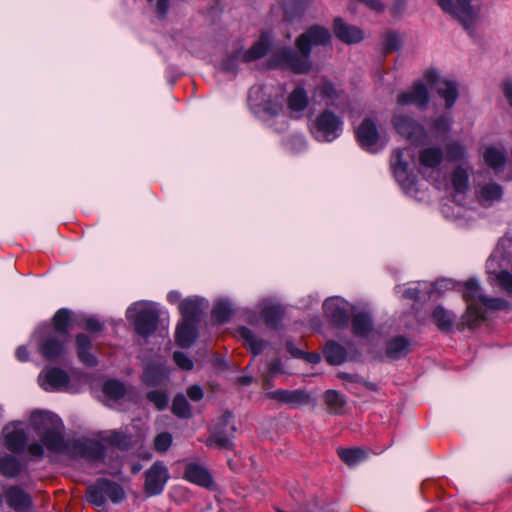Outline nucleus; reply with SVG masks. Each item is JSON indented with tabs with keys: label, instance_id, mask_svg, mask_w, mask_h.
<instances>
[{
	"label": "nucleus",
	"instance_id": "nucleus-19",
	"mask_svg": "<svg viewBox=\"0 0 512 512\" xmlns=\"http://www.w3.org/2000/svg\"><path fill=\"white\" fill-rule=\"evenodd\" d=\"M393 125L400 135L411 141H417L425 135L424 128L406 116L395 115Z\"/></svg>",
	"mask_w": 512,
	"mask_h": 512
},
{
	"label": "nucleus",
	"instance_id": "nucleus-45",
	"mask_svg": "<svg viewBox=\"0 0 512 512\" xmlns=\"http://www.w3.org/2000/svg\"><path fill=\"white\" fill-rule=\"evenodd\" d=\"M315 96L326 101V104H332L337 98V91L332 83L323 82L316 88Z\"/></svg>",
	"mask_w": 512,
	"mask_h": 512
},
{
	"label": "nucleus",
	"instance_id": "nucleus-29",
	"mask_svg": "<svg viewBox=\"0 0 512 512\" xmlns=\"http://www.w3.org/2000/svg\"><path fill=\"white\" fill-rule=\"evenodd\" d=\"M237 335L246 349L250 351L254 357L260 355L267 346L266 341L259 338L252 330L247 327L240 326L237 329Z\"/></svg>",
	"mask_w": 512,
	"mask_h": 512
},
{
	"label": "nucleus",
	"instance_id": "nucleus-46",
	"mask_svg": "<svg viewBox=\"0 0 512 512\" xmlns=\"http://www.w3.org/2000/svg\"><path fill=\"white\" fill-rule=\"evenodd\" d=\"M452 184L457 192H465L468 189V173L466 170L457 168L452 175Z\"/></svg>",
	"mask_w": 512,
	"mask_h": 512
},
{
	"label": "nucleus",
	"instance_id": "nucleus-36",
	"mask_svg": "<svg viewBox=\"0 0 512 512\" xmlns=\"http://www.w3.org/2000/svg\"><path fill=\"white\" fill-rule=\"evenodd\" d=\"M433 322L437 325L441 331L448 332L452 329L455 316L444 309L442 306H437L432 312Z\"/></svg>",
	"mask_w": 512,
	"mask_h": 512
},
{
	"label": "nucleus",
	"instance_id": "nucleus-64",
	"mask_svg": "<svg viewBox=\"0 0 512 512\" xmlns=\"http://www.w3.org/2000/svg\"><path fill=\"white\" fill-rule=\"evenodd\" d=\"M292 141L295 145L299 147L297 151L304 149L306 147V139L303 135H294Z\"/></svg>",
	"mask_w": 512,
	"mask_h": 512
},
{
	"label": "nucleus",
	"instance_id": "nucleus-57",
	"mask_svg": "<svg viewBox=\"0 0 512 512\" xmlns=\"http://www.w3.org/2000/svg\"><path fill=\"white\" fill-rule=\"evenodd\" d=\"M400 37L397 34H388L385 41V51L392 52L399 48Z\"/></svg>",
	"mask_w": 512,
	"mask_h": 512
},
{
	"label": "nucleus",
	"instance_id": "nucleus-22",
	"mask_svg": "<svg viewBox=\"0 0 512 512\" xmlns=\"http://www.w3.org/2000/svg\"><path fill=\"white\" fill-rule=\"evenodd\" d=\"M498 256L496 253L492 254L486 263L489 280L492 284L498 285L506 294H512V274L507 271H495Z\"/></svg>",
	"mask_w": 512,
	"mask_h": 512
},
{
	"label": "nucleus",
	"instance_id": "nucleus-2",
	"mask_svg": "<svg viewBox=\"0 0 512 512\" xmlns=\"http://www.w3.org/2000/svg\"><path fill=\"white\" fill-rule=\"evenodd\" d=\"M332 39L329 29L315 25L297 39L298 54L292 49H280L270 59L271 68H285L295 73H306L311 67L309 56L312 47L327 46Z\"/></svg>",
	"mask_w": 512,
	"mask_h": 512
},
{
	"label": "nucleus",
	"instance_id": "nucleus-62",
	"mask_svg": "<svg viewBox=\"0 0 512 512\" xmlns=\"http://www.w3.org/2000/svg\"><path fill=\"white\" fill-rule=\"evenodd\" d=\"M503 92L507 100L509 101L510 105L512 106V82L506 81L503 84Z\"/></svg>",
	"mask_w": 512,
	"mask_h": 512
},
{
	"label": "nucleus",
	"instance_id": "nucleus-14",
	"mask_svg": "<svg viewBox=\"0 0 512 512\" xmlns=\"http://www.w3.org/2000/svg\"><path fill=\"white\" fill-rule=\"evenodd\" d=\"M231 414L228 413L222 417L220 420L221 426L226 429H222L220 426L216 428V430L207 438L206 445L209 447H217L220 449H230L233 445V434L235 432V428L233 425H230Z\"/></svg>",
	"mask_w": 512,
	"mask_h": 512
},
{
	"label": "nucleus",
	"instance_id": "nucleus-5",
	"mask_svg": "<svg viewBox=\"0 0 512 512\" xmlns=\"http://www.w3.org/2000/svg\"><path fill=\"white\" fill-rule=\"evenodd\" d=\"M126 498L122 486L106 478L98 479L87 489V500L97 508L104 507L107 500L114 504L121 503Z\"/></svg>",
	"mask_w": 512,
	"mask_h": 512
},
{
	"label": "nucleus",
	"instance_id": "nucleus-44",
	"mask_svg": "<svg viewBox=\"0 0 512 512\" xmlns=\"http://www.w3.org/2000/svg\"><path fill=\"white\" fill-rule=\"evenodd\" d=\"M325 401L330 409L336 414L342 411L345 404L344 396L335 390H328L325 393Z\"/></svg>",
	"mask_w": 512,
	"mask_h": 512
},
{
	"label": "nucleus",
	"instance_id": "nucleus-43",
	"mask_svg": "<svg viewBox=\"0 0 512 512\" xmlns=\"http://www.w3.org/2000/svg\"><path fill=\"white\" fill-rule=\"evenodd\" d=\"M354 335L365 336L372 329V322L367 314L354 315Z\"/></svg>",
	"mask_w": 512,
	"mask_h": 512
},
{
	"label": "nucleus",
	"instance_id": "nucleus-7",
	"mask_svg": "<svg viewBox=\"0 0 512 512\" xmlns=\"http://www.w3.org/2000/svg\"><path fill=\"white\" fill-rule=\"evenodd\" d=\"M272 43V36L269 33H263L258 42L249 50L242 52V47L236 49L232 55L227 56L222 61V69L226 72H235L240 62H251L263 57L268 52Z\"/></svg>",
	"mask_w": 512,
	"mask_h": 512
},
{
	"label": "nucleus",
	"instance_id": "nucleus-38",
	"mask_svg": "<svg viewBox=\"0 0 512 512\" xmlns=\"http://www.w3.org/2000/svg\"><path fill=\"white\" fill-rule=\"evenodd\" d=\"M410 351L409 342L404 337H396L392 339L386 349V354L392 359H398L407 355Z\"/></svg>",
	"mask_w": 512,
	"mask_h": 512
},
{
	"label": "nucleus",
	"instance_id": "nucleus-27",
	"mask_svg": "<svg viewBox=\"0 0 512 512\" xmlns=\"http://www.w3.org/2000/svg\"><path fill=\"white\" fill-rule=\"evenodd\" d=\"M261 315L265 324L270 328H277L283 318V308L274 300L265 299L260 304Z\"/></svg>",
	"mask_w": 512,
	"mask_h": 512
},
{
	"label": "nucleus",
	"instance_id": "nucleus-1",
	"mask_svg": "<svg viewBox=\"0 0 512 512\" xmlns=\"http://www.w3.org/2000/svg\"><path fill=\"white\" fill-rule=\"evenodd\" d=\"M29 425L41 438V442L34 441L28 444L27 425L16 421L3 428L1 433L3 445L17 454L26 452L33 460H41L45 455V448L52 453H62L66 450L63 423L56 414L47 411H34L29 417Z\"/></svg>",
	"mask_w": 512,
	"mask_h": 512
},
{
	"label": "nucleus",
	"instance_id": "nucleus-60",
	"mask_svg": "<svg viewBox=\"0 0 512 512\" xmlns=\"http://www.w3.org/2000/svg\"><path fill=\"white\" fill-rule=\"evenodd\" d=\"M338 454L344 463H346L348 466H352V449L351 448L339 449Z\"/></svg>",
	"mask_w": 512,
	"mask_h": 512
},
{
	"label": "nucleus",
	"instance_id": "nucleus-54",
	"mask_svg": "<svg viewBox=\"0 0 512 512\" xmlns=\"http://www.w3.org/2000/svg\"><path fill=\"white\" fill-rule=\"evenodd\" d=\"M446 153L450 160H459L465 157V148L459 143H450L446 147Z\"/></svg>",
	"mask_w": 512,
	"mask_h": 512
},
{
	"label": "nucleus",
	"instance_id": "nucleus-35",
	"mask_svg": "<svg viewBox=\"0 0 512 512\" xmlns=\"http://www.w3.org/2000/svg\"><path fill=\"white\" fill-rule=\"evenodd\" d=\"M168 372L164 365H149L142 375V380L147 385L155 386L167 377Z\"/></svg>",
	"mask_w": 512,
	"mask_h": 512
},
{
	"label": "nucleus",
	"instance_id": "nucleus-63",
	"mask_svg": "<svg viewBox=\"0 0 512 512\" xmlns=\"http://www.w3.org/2000/svg\"><path fill=\"white\" fill-rule=\"evenodd\" d=\"M156 6L158 13L164 16L169 7V0H158Z\"/></svg>",
	"mask_w": 512,
	"mask_h": 512
},
{
	"label": "nucleus",
	"instance_id": "nucleus-41",
	"mask_svg": "<svg viewBox=\"0 0 512 512\" xmlns=\"http://www.w3.org/2000/svg\"><path fill=\"white\" fill-rule=\"evenodd\" d=\"M483 158L486 165L496 171L500 170L505 162L504 152L495 147H488L484 152Z\"/></svg>",
	"mask_w": 512,
	"mask_h": 512
},
{
	"label": "nucleus",
	"instance_id": "nucleus-52",
	"mask_svg": "<svg viewBox=\"0 0 512 512\" xmlns=\"http://www.w3.org/2000/svg\"><path fill=\"white\" fill-rule=\"evenodd\" d=\"M173 360L182 370L189 371L194 367L193 361L184 352L175 351L173 353Z\"/></svg>",
	"mask_w": 512,
	"mask_h": 512
},
{
	"label": "nucleus",
	"instance_id": "nucleus-49",
	"mask_svg": "<svg viewBox=\"0 0 512 512\" xmlns=\"http://www.w3.org/2000/svg\"><path fill=\"white\" fill-rule=\"evenodd\" d=\"M172 435L168 432L159 433L154 439V448L157 452L164 453L172 445Z\"/></svg>",
	"mask_w": 512,
	"mask_h": 512
},
{
	"label": "nucleus",
	"instance_id": "nucleus-9",
	"mask_svg": "<svg viewBox=\"0 0 512 512\" xmlns=\"http://www.w3.org/2000/svg\"><path fill=\"white\" fill-rule=\"evenodd\" d=\"M38 383L42 389L48 392L64 391L77 393L79 390L70 384L68 374L60 368H46L38 376Z\"/></svg>",
	"mask_w": 512,
	"mask_h": 512
},
{
	"label": "nucleus",
	"instance_id": "nucleus-56",
	"mask_svg": "<svg viewBox=\"0 0 512 512\" xmlns=\"http://www.w3.org/2000/svg\"><path fill=\"white\" fill-rule=\"evenodd\" d=\"M283 372H284V367H283L281 359L275 358L269 362L268 367H267L268 376L275 377L277 375L282 374Z\"/></svg>",
	"mask_w": 512,
	"mask_h": 512
},
{
	"label": "nucleus",
	"instance_id": "nucleus-42",
	"mask_svg": "<svg viewBox=\"0 0 512 512\" xmlns=\"http://www.w3.org/2000/svg\"><path fill=\"white\" fill-rule=\"evenodd\" d=\"M171 410L173 414L180 418H190L192 416L190 404L183 394L174 397Z\"/></svg>",
	"mask_w": 512,
	"mask_h": 512
},
{
	"label": "nucleus",
	"instance_id": "nucleus-20",
	"mask_svg": "<svg viewBox=\"0 0 512 512\" xmlns=\"http://www.w3.org/2000/svg\"><path fill=\"white\" fill-rule=\"evenodd\" d=\"M267 396L280 403L287 404L291 407H299L308 403L310 397L305 390H285L277 389L267 393Z\"/></svg>",
	"mask_w": 512,
	"mask_h": 512
},
{
	"label": "nucleus",
	"instance_id": "nucleus-8",
	"mask_svg": "<svg viewBox=\"0 0 512 512\" xmlns=\"http://www.w3.org/2000/svg\"><path fill=\"white\" fill-rule=\"evenodd\" d=\"M32 339L38 340L39 353L49 362L60 360L66 353V345L69 342V339L62 338L47 331L38 334L36 331Z\"/></svg>",
	"mask_w": 512,
	"mask_h": 512
},
{
	"label": "nucleus",
	"instance_id": "nucleus-6",
	"mask_svg": "<svg viewBox=\"0 0 512 512\" xmlns=\"http://www.w3.org/2000/svg\"><path fill=\"white\" fill-rule=\"evenodd\" d=\"M310 131L317 141L332 142L342 134L343 121L335 113L326 110L316 116Z\"/></svg>",
	"mask_w": 512,
	"mask_h": 512
},
{
	"label": "nucleus",
	"instance_id": "nucleus-26",
	"mask_svg": "<svg viewBox=\"0 0 512 512\" xmlns=\"http://www.w3.org/2000/svg\"><path fill=\"white\" fill-rule=\"evenodd\" d=\"M70 319V312L68 309H59L53 317V326L44 324L37 330L38 333L50 332L62 338L70 339L68 332V322Z\"/></svg>",
	"mask_w": 512,
	"mask_h": 512
},
{
	"label": "nucleus",
	"instance_id": "nucleus-30",
	"mask_svg": "<svg viewBox=\"0 0 512 512\" xmlns=\"http://www.w3.org/2000/svg\"><path fill=\"white\" fill-rule=\"evenodd\" d=\"M77 355L79 360L88 367L97 365V358L90 352L91 340L85 334H78L76 337Z\"/></svg>",
	"mask_w": 512,
	"mask_h": 512
},
{
	"label": "nucleus",
	"instance_id": "nucleus-53",
	"mask_svg": "<svg viewBox=\"0 0 512 512\" xmlns=\"http://www.w3.org/2000/svg\"><path fill=\"white\" fill-rule=\"evenodd\" d=\"M287 349L291 355L303 356L305 360L312 364H318L321 361V356L318 353H303L298 349H294L291 343H287Z\"/></svg>",
	"mask_w": 512,
	"mask_h": 512
},
{
	"label": "nucleus",
	"instance_id": "nucleus-18",
	"mask_svg": "<svg viewBox=\"0 0 512 512\" xmlns=\"http://www.w3.org/2000/svg\"><path fill=\"white\" fill-rule=\"evenodd\" d=\"M183 478L188 482L204 488L213 486V478L206 467L196 462L185 465Z\"/></svg>",
	"mask_w": 512,
	"mask_h": 512
},
{
	"label": "nucleus",
	"instance_id": "nucleus-15",
	"mask_svg": "<svg viewBox=\"0 0 512 512\" xmlns=\"http://www.w3.org/2000/svg\"><path fill=\"white\" fill-rule=\"evenodd\" d=\"M424 78L427 84L431 88H435L438 94L445 99L446 107H452L458 97L456 84L449 80L439 79L434 71L427 72Z\"/></svg>",
	"mask_w": 512,
	"mask_h": 512
},
{
	"label": "nucleus",
	"instance_id": "nucleus-12",
	"mask_svg": "<svg viewBox=\"0 0 512 512\" xmlns=\"http://www.w3.org/2000/svg\"><path fill=\"white\" fill-rule=\"evenodd\" d=\"M350 304L339 296L327 298L323 303L325 316L336 327H342L348 322Z\"/></svg>",
	"mask_w": 512,
	"mask_h": 512
},
{
	"label": "nucleus",
	"instance_id": "nucleus-21",
	"mask_svg": "<svg viewBox=\"0 0 512 512\" xmlns=\"http://www.w3.org/2000/svg\"><path fill=\"white\" fill-rule=\"evenodd\" d=\"M309 105V97L304 87L298 85L287 98V108L291 117L299 119L303 117Z\"/></svg>",
	"mask_w": 512,
	"mask_h": 512
},
{
	"label": "nucleus",
	"instance_id": "nucleus-58",
	"mask_svg": "<svg viewBox=\"0 0 512 512\" xmlns=\"http://www.w3.org/2000/svg\"><path fill=\"white\" fill-rule=\"evenodd\" d=\"M187 394L192 401H200L204 396L203 389L199 385L190 386L187 390Z\"/></svg>",
	"mask_w": 512,
	"mask_h": 512
},
{
	"label": "nucleus",
	"instance_id": "nucleus-25",
	"mask_svg": "<svg viewBox=\"0 0 512 512\" xmlns=\"http://www.w3.org/2000/svg\"><path fill=\"white\" fill-rule=\"evenodd\" d=\"M358 142L368 151H377L379 145V135L375 124L370 120H365L357 132Z\"/></svg>",
	"mask_w": 512,
	"mask_h": 512
},
{
	"label": "nucleus",
	"instance_id": "nucleus-13",
	"mask_svg": "<svg viewBox=\"0 0 512 512\" xmlns=\"http://www.w3.org/2000/svg\"><path fill=\"white\" fill-rule=\"evenodd\" d=\"M70 453L75 458H82L88 461H98L104 457L105 448L100 441L92 439H78L71 444Z\"/></svg>",
	"mask_w": 512,
	"mask_h": 512
},
{
	"label": "nucleus",
	"instance_id": "nucleus-28",
	"mask_svg": "<svg viewBox=\"0 0 512 512\" xmlns=\"http://www.w3.org/2000/svg\"><path fill=\"white\" fill-rule=\"evenodd\" d=\"M198 323L182 320L176 328L175 341L182 348L191 347L198 337Z\"/></svg>",
	"mask_w": 512,
	"mask_h": 512
},
{
	"label": "nucleus",
	"instance_id": "nucleus-50",
	"mask_svg": "<svg viewBox=\"0 0 512 512\" xmlns=\"http://www.w3.org/2000/svg\"><path fill=\"white\" fill-rule=\"evenodd\" d=\"M481 196L485 200H498L502 196L501 187L497 184H489L482 188Z\"/></svg>",
	"mask_w": 512,
	"mask_h": 512
},
{
	"label": "nucleus",
	"instance_id": "nucleus-32",
	"mask_svg": "<svg viewBox=\"0 0 512 512\" xmlns=\"http://www.w3.org/2000/svg\"><path fill=\"white\" fill-rule=\"evenodd\" d=\"M323 354L329 364L341 365L347 359V348L334 341H328Z\"/></svg>",
	"mask_w": 512,
	"mask_h": 512
},
{
	"label": "nucleus",
	"instance_id": "nucleus-61",
	"mask_svg": "<svg viewBox=\"0 0 512 512\" xmlns=\"http://www.w3.org/2000/svg\"><path fill=\"white\" fill-rule=\"evenodd\" d=\"M15 355L20 362H25L29 359V353L26 346H19L15 352Z\"/></svg>",
	"mask_w": 512,
	"mask_h": 512
},
{
	"label": "nucleus",
	"instance_id": "nucleus-17",
	"mask_svg": "<svg viewBox=\"0 0 512 512\" xmlns=\"http://www.w3.org/2000/svg\"><path fill=\"white\" fill-rule=\"evenodd\" d=\"M5 501L15 512H29L33 505L32 497L18 486H10L5 490Z\"/></svg>",
	"mask_w": 512,
	"mask_h": 512
},
{
	"label": "nucleus",
	"instance_id": "nucleus-59",
	"mask_svg": "<svg viewBox=\"0 0 512 512\" xmlns=\"http://www.w3.org/2000/svg\"><path fill=\"white\" fill-rule=\"evenodd\" d=\"M101 328V323L95 318H88L85 322V329L90 332H98Z\"/></svg>",
	"mask_w": 512,
	"mask_h": 512
},
{
	"label": "nucleus",
	"instance_id": "nucleus-40",
	"mask_svg": "<svg viewBox=\"0 0 512 512\" xmlns=\"http://www.w3.org/2000/svg\"><path fill=\"white\" fill-rule=\"evenodd\" d=\"M232 311V304L229 300H219L213 307L212 319L219 324L226 323L229 321Z\"/></svg>",
	"mask_w": 512,
	"mask_h": 512
},
{
	"label": "nucleus",
	"instance_id": "nucleus-34",
	"mask_svg": "<svg viewBox=\"0 0 512 512\" xmlns=\"http://www.w3.org/2000/svg\"><path fill=\"white\" fill-rule=\"evenodd\" d=\"M312 0H283L282 9L288 20L300 17L311 5Z\"/></svg>",
	"mask_w": 512,
	"mask_h": 512
},
{
	"label": "nucleus",
	"instance_id": "nucleus-47",
	"mask_svg": "<svg viewBox=\"0 0 512 512\" xmlns=\"http://www.w3.org/2000/svg\"><path fill=\"white\" fill-rule=\"evenodd\" d=\"M334 33L336 37L347 44L352 43V33L350 27L346 25L341 18L334 20Z\"/></svg>",
	"mask_w": 512,
	"mask_h": 512
},
{
	"label": "nucleus",
	"instance_id": "nucleus-31",
	"mask_svg": "<svg viewBox=\"0 0 512 512\" xmlns=\"http://www.w3.org/2000/svg\"><path fill=\"white\" fill-rule=\"evenodd\" d=\"M22 470L20 461L0 449V474L7 478L17 477Z\"/></svg>",
	"mask_w": 512,
	"mask_h": 512
},
{
	"label": "nucleus",
	"instance_id": "nucleus-39",
	"mask_svg": "<svg viewBox=\"0 0 512 512\" xmlns=\"http://www.w3.org/2000/svg\"><path fill=\"white\" fill-rule=\"evenodd\" d=\"M102 391L108 401L116 402L125 395L126 389L122 382L111 379L103 384Z\"/></svg>",
	"mask_w": 512,
	"mask_h": 512
},
{
	"label": "nucleus",
	"instance_id": "nucleus-10",
	"mask_svg": "<svg viewBox=\"0 0 512 512\" xmlns=\"http://www.w3.org/2000/svg\"><path fill=\"white\" fill-rule=\"evenodd\" d=\"M169 479V470L164 462H154L145 472L144 492L148 497L160 495Z\"/></svg>",
	"mask_w": 512,
	"mask_h": 512
},
{
	"label": "nucleus",
	"instance_id": "nucleus-4",
	"mask_svg": "<svg viewBox=\"0 0 512 512\" xmlns=\"http://www.w3.org/2000/svg\"><path fill=\"white\" fill-rule=\"evenodd\" d=\"M159 314V305L150 301L135 302L126 311L127 319L133 323L135 331L143 337L154 333Z\"/></svg>",
	"mask_w": 512,
	"mask_h": 512
},
{
	"label": "nucleus",
	"instance_id": "nucleus-51",
	"mask_svg": "<svg viewBox=\"0 0 512 512\" xmlns=\"http://www.w3.org/2000/svg\"><path fill=\"white\" fill-rule=\"evenodd\" d=\"M147 398L158 410L164 409L168 404V396L164 392L150 391Z\"/></svg>",
	"mask_w": 512,
	"mask_h": 512
},
{
	"label": "nucleus",
	"instance_id": "nucleus-37",
	"mask_svg": "<svg viewBox=\"0 0 512 512\" xmlns=\"http://www.w3.org/2000/svg\"><path fill=\"white\" fill-rule=\"evenodd\" d=\"M443 158L441 149L435 147L425 148L419 153V162L422 166L428 168L437 167Z\"/></svg>",
	"mask_w": 512,
	"mask_h": 512
},
{
	"label": "nucleus",
	"instance_id": "nucleus-33",
	"mask_svg": "<svg viewBox=\"0 0 512 512\" xmlns=\"http://www.w3.org/2000/svg\"><path fill=\"white\" fill-rule=\"evenodd\" d=\"M484 320V314L477 304L470 303L467 306L465 314L462 316L461 323L458 325L459 330L465 327L474 328Z\"/></svg>",
	"mask_w": 512,
	"mask_h": 512
},
{
	"label": "nucleus",
	"instance_id": "nucleus-16",
	"mask_svg": "<svg viewBox=\"0 0 512 512\" xmlns=\"http://www.w3.org/2000/svg\"><path fill=\"white\" fill-rule=\"evenodd\" d=\"M438 3L444 11L456 17L466 29L474 23L476 15L470 6V0H456L455 7L452 6V0H438Z\"/></svg>",
	"mask_w": 512,
	"mask_h": 512
},
{
	"label": "nucleus",
	"instance_id": "nucleus-3",
	"mask_svg": "<svg viewBox=\"0 0 512 512\" xmlns=\"http://www.w3.org/2000/svg\"><path fill=\"white\" fill-rule=\"evenodd\" d=\"M284 90L281 86L255 85L248 95L251 111L262 121L272 126L274 118L279 117L284 110Z\"/></svg>",
	"mask_w": 512,
	"mask_h": 512
},
{
	"label": "nucleus",
	"instance_id": "nucleus-55",
	"mask_svg": "<svg viewBox=\"0 0 512 512\" xmlns=\"http://www.w3.org/2000/svg\"><path fill=\"white\" fill-rule=\"evenodd\" d=\"M375 453L368 448H354V465L364 463Z\"/></svg>",
	"mask_w": 512,
	"mask_h": 512
},
{
	"label": "nucleus",
	"instance_id": "nucleus-23",
	"mask_svg": "<svg viewBox=\"0 0 512 512\" xmlns=\"http://www.w3.org/2000/svg\"><path fill=\"white\" fill-rule=\"evenodd\" d=\"M429 100L427 87L422 82L414 83L410 92H403L398 95L397 104L399 106L416 105L423 107Z\"/></svg>",
	"mask_w": 512,
	"mask_h": 512
},
{
	"label": "nucleus",
	"instance_id": "nucleus-48",
	"mask_svg": "<svg viewBox=\"0 0 512 512\" xmlns=\"http://www.w3.org/2000/svg\"><path fill=\"white\" fill-rule=\"evenodd\" d=\"M391 165L396 177H401L406 173L408 164L403 160L402 150H395L392 155Z\"/></svg>",
	"mask_w": 512,
	"mask_h": 512
},
{
	"label": "nucleus",
	"instance_id": "nucleus-11",
	"mask_svg": "<svg viewBox=\"0 0 512 512\" xmlns=\"http://www.w3.org/2000/svg\"><path fill=\"white\" fill-rule=\"evenodd\" d=\"M463 298L468 304L480 303L487 309L501 310L508 307L509 303L501 298H488L481 294L480 286L475 280H468L464 284Z\"/></svg>",
	"mask_w": 512,
	"mask_h": 512
},
{
	"label": "nucleus",
	"instance_id": "nucleus-24",
	"mask_svg": "<svg viewBox=\"0 0 512 512\" xmlns=\"http://www.w3.org/2000/svg\"><path fill=\"white\" fill-rule=\"evenodd\" d=\"M207 307V302L203 298L189 297L179 303V311L182 320L198 323L203 309Z\"/></svg>",
	"mask_w": 512,
	"mask_h": 512
}]
</instances>
